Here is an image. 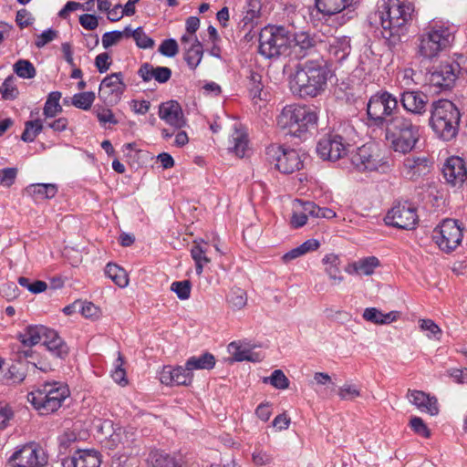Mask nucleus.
<instances>
[{"mask_svg": "<svg viewBox=\"0 0 467 467\" xmlns=\"http://www.w3.org/2000/svg\"><path fill=\"white\" fill-rule=\"evenodd\" d=\"M123 37V33L121 31L114 30L110 32H106L102 36V46L104 48H109V47L117 44Z\"/></svg>", "mask_w": 467, "mask_h": 467, "instance_id": "obj_64", "label": "nucleus"}, {"mask_svg": "<svg viewBox=\"0 0 467 467\" xmlns=\"http://www.w3.org/2000/svg\"><path fill=\"white\" fill-rule=\"evenodd\" d=\"M349 144L336 133L322 137L317 144V152L325 161H336L347 155Z\"/></svg>", "mask_w": 467, "mask_h": 467, "instance_id": "obj_14", "label": "nucleus"}, {"mask_svg": "<svg viewBox=\"0 0 467 467\" xmlns=\"http://www.w3.org/2000/svg\"><path fill=\"white\" fill-rule=\"evenodd\" d=\"M159 117L175 130H180L186 125L182 107L175 100H169L161 104Z\"/></svg>", "mask_w": 467, "mask_h": 467, "instance_id": "obj_21", "label": "nucleus"}, {"mask_svg": "<svg viewBox=\"0 0 467 467\" xmlns=\"http://www.w3.org/2000/svg\"><path fill=\"white\" fill-rule=\"evenodd\" d=\"M379 265V260L375 256L361 258L351 265L353 272L359 275H370Z\"/></svg>", "mask_w": 467, "mask_h": 467, "instance_id": "obj_41", "label": "nucleus"}, {"mask_svg": "<svg viewBox=\"0 0 467 467\" xmlns=\"http://www.w3.org/2000/svg\"><path fill=\"white\" fill-rule=\"evenodd\" d=\"M317 111L308 107L296 104L285 106L277 118V125L287 129L291 136L306 139L308 132L317 125Z\"/></svg>", "mask_w": 467, "mask_h": 467, "instance_id": "obj_5", "label": "nucleus"}, {"mask_svg": "<svg viewBox=\"0 0 467 467\" xmlns=\"http://www.w3.org/2000/svg\"><path fill=\"white\" fill-rule=\"evenodd\" d=\"M16 175V168H5L0 170V184L5 187H10L14 184Z\"/></svg>", "mask_w": 467, "mask_h": 467, "instance_id": "obj_63", "label": "nucleus"}, {"mask_svg": "<svg viewBox=\"0 0 467 467\" xmlns=\"http://www.w3.org/2000/svg\"><path fill=\"white\" fill-rule=\"evenodd\" d=\"M351 162L360 171H373L386 167L374 144L369 143L359 147L351 155Z\"/></svg>", "mask_w": 467, "mask_h": 467, "instance_id": "obj_15", "label": "nucleus"}, {"mask_svg": "<svg viewBox=\"0 0 467 467\" xmlns=\"http://www.w3.org/2000/svg\"><path fill=\"white\" fill-rule=\"evenodd\" d=\"M410 426L415 433L421 437L429 438L431 436L429 428L420 417H412L410 420Z\"/></svg>", "mask_w": 467, "mask_h": 467, "instance_id": "obj_61", "label": "nucleus"}, {"mask_svg": "<svg viewBox=\"0 0 467 467\" xmlns=\"http://www.w3.org/2000/svg\"><path fill=\"white\" fill-rule=\"evenodd\" d=\"M322 263L325 265V273L328 275L331 284L333 285H339L344 280L339 269V256L336 254H326L322 259Z\"/></svg>", "mask_w": 467, "mask_h": 467, "instance_id": "obj_33", "label": "nucleus"}, {"mask_svg": "<svg viewBox=\"0 0 467 467\" xmlns=\"http://www.w3.org/2000/svg\"><path fill=\"white\" fill-rule=\"evenodd\" d=\"M43 130L42 120L39 119L26 121L25 130L21 135L22 140L25 142H32Z\"/></svg>", "mask_w": 467, "mask_h": 467, "instance_id": "obj_46", "label": "nucleus"}, {"mask_svg": "<svg viewBox=\"0 0 467 467\" xmlns=\"http://www.w3.org/2000/svg\"><path fill=\"white\" fill-rule=\"evenodd\" d=\"M460 119V111L451 101L440 99L432 104L430 126L442 140L450 141L456 137Z\"/></svg>", "mask_w": 467, "mask_h": 467, "instance_id": "obj_6", "label": "nucleus"}, {"mask_svg": "<svg viewBox=\"0 0 467 467\" xmlns=\"http://www.w3.org/2000/svg\"><path fill=\"white\" fill-rule=\"evenodd\" d=\"M387 225L400 229H414L419 222L415 206L408 202L395 204L384 218Z\"/></svg>", "mask_w": 467, "mask_h": 467, "instance_id": "obj_13", "label": "nucleus"}, {"mask_svg": "<svg viewBox=\"0 0 467 467\" xmlns=\"http://www.w3.org/2000/svg\"><path fill=\"white\" fill-rule=\"evenodd\" d=\"M462 228L458 220L444 219L432 232V239L444 253L453 252L462 243Z\"/></svg>", "mask_w": 467, "mask_h": 467, "instance_id": "obj_11", "label": "nucleus"}, {"mask_svg": "<svg viewBox=\"0 0 467 467\" xmlns=\"http://www.w3.org/2000/svg\"><path fill=\"white\" fill-rule=\"evenodd\" d=\"M319 38L311 37L306 33H300L294 35L292 34V47L295 48V52L302 57L312 56L316 53H319Z\"/></svg>", "mask_w": 467, "mask_h": 467, "instance_id": "obj_24", "label": "nucleus"}, {"mask_svg": "<svg viewBox=\"0 0 467 467\" xmlns=\"http://www.w3.org/2000/svg\"><path fill=\"white\" fill-rule=\"evenodd\" d=\"M187 369L192 372L196 369H212L215 366V358L213 354L205 352L200 356H192L186 361Z\"/></svg>", "mask_w": 467, "mask_h": 467, "instance_id": "obj_38", "label": "nucleus"}, {"mask_svg": "<svg viewBox=\"0 0 467 467\" xmlns=\"http://www.w3.org/2000/svg\"><path fill=\"white\" fill-rule=\"evenodd\" d=\"M430 171V161L426 157H408L403 161L402 173L409 180H417Z\"/></svg>", "mask_w": 467, "mask_h": 467, "instance_id": "obj_26", "label": "nucleus"}, {"mask_svg": "<svg viewBox=\"0 0 467 467\" xmlns=\"http://www.w3.org/2000/svg\"><path fill=\"white\" fill-rule=\"evenodd\" d=\"M305 211L308 213L309 216L315 218L332 219L337 217L336 212L327 207H319L313 202H307L305 205Z\"/></svg>", "mask_w": 467, "mask_h": 467, "instance_id": "obj_48", "label": "nucleus"}, {"mask_svg": "<svg viewBox=\"0 0 467 467\" xmlns=\"http://www.w3.org/2000/svg\"><path fill=\"white\" fill-rule=\"evenodd\" d=\"M316 7L323 15L332 16L353 7L357 0H315Z\"/></svg>", "mask_w": 467, "mask_h": 467, "instance_id": "obj_30", "label": "nucleus"}, {"mask_svg": "<svg viewBox=\"0 0 467 467\" xmlns=\"http://www.w3.org/2000/svg\"><path fill=\"white\" fill-rule=\"evenodd\" d=\"M95 100V94L93 92H82L74 95L72 103L76 108L87 110L90 109Z\"/></svg>", "mask_w": 467, "mask_h": 467, "instance_id": "obj_54", "label": "nucleus"}, {"mask_svg": "<svg viewBox=\"0 0 467 467\" xmlns=\"http://www.w3.org/2000/svg\"><path fill=\"white\" fill-rule=\"evenodd\" d=\"M179 47L175 39L169 38L162 41L159 47V52L165 57H173L178 54Z\"/></svg>", "mask_w": 467, "mask_h": 467, "instance_id": "obj_59", "label": "nucleus"}, {"mask_svg": "<svg viewBox=\"0 0 467 467\" xmlns=\"http://www.w3.org/2000/svg\"><path fill=\"white\" fill-rule=\"evenodd\" d=\"M203 55V49L201 42L195 45L185 47L184 60L188 67L194 70L201 63Z\"/></svg>", "mask_w": 467, "mask_h": 467, "instance_id": "obj_43", "label": "nucleus"}, {"mask_svg": "<svg viewBox=\"0 0 467 467\" xmlns=\"http://www.w3.org/2000/svg\"><path fill=\"white\" fill-rule=\"evenodd\" d=\"M0 93L5 100H14L18 97L19 91L16 85V78L13 75L8 76L4 80Z\"/></svg>", "mask_w": 467, "mask_h": 467, "instance_id": "obj_49", "label": "nucleus"}, {"mask_svg": "<svg viewBox=\"0 0 467 467\" xmlns=\"http://www.w3.org/2000/svg\"><path fill=\"white\" fill-rule=\"evenodd\" d=\"M420 329L426 333L430 339L440 340L442 331L440 327L431 319H420L419 321Z\"/></svg>", "mask_w": 467, "mask_h": 467, "instance_id": "obj_51", "label": "nucleus"}, {"mask_svg": "<svg viewBox=\"0 0 467 467\" xmlns=\"http://www.w3.org/2000/svg\"><path fill=\"white\" fill-rule=\"evenodd\" d=\"M459 71L457 63H441L431 73L430 82L441 90L450 89L453 87Z\"/></svg>", "mask_w": 467, "mask_h": 467, "instance_id": "obj_18", "label": "nucleus"}, {"mask_svg": "<svg viewBox=\"0 0 467 467\" xmlns=\"http://www.w3.org/2000/svg\"><path fill=\"white\" fill-rule=\"evenodd\" d=\"M231 142L233 143V147L229 149L234 151L237 157L243 158L246 155V152L249 150L248 139L244 130L235 128L231 136Z\"/></svg>", "mask_w": 467, "mask_h": 467, "instance_id": "obj_39", "label": "nucleus"}, {"mask_svg": "<svg viewBox=\"0 0 467 467\" xmlns=\"http://www.w3.org/2000/svg\"><path fill=\"white\" fill-rule=\"evenodd\" d=\"M307 202L297 200L294 205L293 214L290 219V223L294 228H299L306 223L308 213L305 211V204Z\"/></svg>", "mask_w": 467, "mask_h": 467, "instance_id": "obj_45", "label": "nucleus"}, {"mask_svg": "<svg viewBox=\"0 0 467 467\" xmlns=\"http://www.w3.org/2000/svg\"><path fill=\"white\" fill-rule=\"evenodd\" d=\"M124 359L120 352H118V358L114 364V369L111 371V378L119 385L128 384L126 370L123 368Z\"/></svg>", "mask_w": 467, "mask_h": 467, "instance_id": "obj_50", "label": "nucleus"}, {"mask_svg": "<svg viewBox=\"0 0 467 467\" xmlns=\"http://www.w3.org/2000/svg\"><path fill=\"white\" fill-rule=\"evenodd\" d=\"M400 102L405 110L414 115H423L427 111L428 96L417 90L402 92Z\"/></svg>", "mask_w": 467, "mask_h": 467, "instance_id": "obj_22", "label": "nucleus"}, {"mask_svg": "<svg viewBox=\"0 0 467 467\" xmlns=\"http://www.w3.org/2000/svg\"><path fill=\"white\" fill-rule=\"evenodd\" d=\"M132 37L140 48L147 49L154 46V40L145 34L142 27L134 29V31H132Z\"/></svg>", "mask_w": 467, "mask_h": 467, "instance_id": "obj_57", "label": "nucleus"}, {"mask_svg": "<svg viewBox=\"0 0 467 467\" xmlns=\"http://www.w3.org/2000/svg\"><path fill=\"white\" fill-rule=\"evenodd\" d=\"M70 460L80 467H100L101 464L99 453L94 450L78 451Z\"/></svg>", "mask_w": 467, "mask_h": 467, "instance_id": "obj_36", "label": "nucleus"}, {"mask_svg": "<svg viewBox=\"0 0 467 467\" xmlns=\"http://www.w3.org/2000/svg\"><path fill=\"white\" fill-rule=\"evenodd\" d=\"M414 5L407 0H384L378 10L382 36L395 46L405 37L414 17Z\"/></svg>", "mask_w": 467, "mask_h": 467, "instance_id": "obj_1", "label": "nucleus"}, {"mask_svg": "<svg viewBox=\"0 0 467 467\" xmlns=\"http://www.w3.org/2000/svg\"><path fill=\"white\" fill-rule=\"evenodd\" d=\"M42 341L55 357L64 358L67 356L68 348L67 344L54 329L47 327V331L43 334Z\"/></svg>", "mask_w": 467, "mask_h": 467, "instance_id": "obj_29", "label": "nucleus"}, {"mask_svg": "<svg viewBox=\"0 0 467 467\" xmlns=\"http://www.w3.org/2000/svg\"><path fill=\"white\" fill-rule=\"evenodd\" d=\"M171 290L176 294L179 299L186 300L191 296L192 284L189 280L174 281L171 285Z\"/></svg>", "mask_w": 467, "mask_h": 467, "instance_id": "obj_53", "label": "nucleus"}, {"mask_svg": "<svg viewBox=\"0 0 467 467\" xmlns=\"http://www.w3.org/2000/svg\"><path fill=\"white\" fill-rule=\"evenodd\" d=\"M48 456L44 448L36 442L17 447L8 458L5 467H46Z\"/></svg>", "mask_w": 467, "mask_h": 467, "instance_id": "obj_10", "label": "nucleus"}, {"mask_svg": "<svg viewBox=\"0 0 467 467\" xmlns=\"http://www.w3.org/2000/svg\"><path fill=\"white\" fill-rule=\"evenodd\" d=\"M328 74L323 57H312L297 67L290 80V88L301 98L317 97L325 90Z\"/></svg>", "mask_w": 467, "mask_h": 467, "instance_id": "obj_2", "label": "nucleus"}, {"mask_svg": "<svg viewBox=\"0 0 467 467\" xmlns=\"http://www.w3.org/2000/svg\"><path fill=\"white\" fill-rule=\"evenodd\" d=\"M228 301L234 309H241L247 303L246 292L241 288L233 289L228 296Z\"/></svg>", "mask_w": 467, "mask_h": 467, "instance_id": "obj_55", "label": "nucleus"}, {"mask_svg": "<svg viewBox=\"0 0 467 467\" xmlns=\"http://www.w3.org/2000/svg\"><path fill=\"white\" fill-rule=\"evenodd\" d=\"M248 90L253 99H260L263 90L262 76L256 72H251L248 82Z\"/></svg>", "mask_w": 467, "mask_h": 467, "instance_id": "obj_56", "label": "nucleus"}, {"mask_svg": "<svg viewBox=\"0 0 467 467\" xmlns=\"http://www.w3.org/2000/svg\"><path fill=\"white\" fill-rule=\"evenodd\" d=\"M420 139V127L411 119L397 115L389 119L385 127V140L396 152L409 153L415 149Z\"/></svg>", "mask_w": 467, "mask_h": 467, "instance_id": "obj_4", "label": "nucleus"}, {"mask_svg": "<svg viewBox=\"0 0 467 467\" xmlns=\"http://www.w3.org/2000/svg\"><path fill=\"white\" fill-rule=\"evenodd\" d=\"M408 398L410 401L418 408L421 412H427L431 416H436L439 413L438 400L434 396L421 390H409Z\"/></svg>", "mask_w": 467, "mask_h": 467, "instance_id": "obj_25", "label": "nucleus"}, {"mask_svg": "<svg viewBox=\"0 0 467 467\" xmlns=\"http://www.w3.org/2000/svg\"><path fill=\"white\" fill-rule=\"evenodd\" d=\"M61 93L53 91L49 93L47 99L44 106V115L46 119L53 118L62 111V107L59 104Z\"/></svg>", "mask_w": 467, "mask_h": 467, "instance_id": "obj_44", "label": "nucleus"}, {"mask_svg": "<svg viewBox=\"0 0 467 467\" xmlns=\"http://www.w3.org/2000/svg\"><path fill=\"white\" fill-rule=\"evenodd\" d=\"M228 351L235 361L259 362L263 359V355L253 351L252 345L246 341L231 342Z\"/></svg>", "mask_w": 467, "mask_h": 467, "instance_id": "obj_27", "label": "nucleus"}, {"mask_svg": "<svg viewBox=\"0 0 467 467\" xmlns=\"http://www.w3.org/2000/svg\"><path fill=\"white\" fill-rule=\"evenodd\" d=\"M363 318L376 325H387L396 321L399 317L398 311L383 313L376 307H368L364 310Z\"/></svg>", "mask_w": 467, "mask_h": 467, "instance_id": "obj_35", "label": "nucleus"}, {"mask_svg": "<svg viewBox=\"0 0 467 467\" xmlns=\"http://www.w3.org/2000/svg\"><path fill=\"white\" fill-rule=\"evenodd\" d=\"M320 246V243L316 239H308L299 246L291 249L282 256L284 263H289L298 257L305 255L307 253L316 251Z\"/></svg>", "mask_w": 467, "mask_h": 467, "instance_id": "obj_37", "label": "nucleus"}, {"mask_svg": "<svg viewBox=\"0 0 467 467\" xmlns=\"http://www.w3.org/2000/svg\"><path fill=\"white\" fill-rule=\"evenodd\" d=\"M105 274L119 287H126L129 284L125 270L115 264L109 263L106 265Z\"/></svg>", "mask_w": 467, "mask_h": 467, "instance_id": "obj_42", "label": "nucleus"}, {"mask_svg": "<svg viewBox=\"0 0 467 467\" xmlns=\"http://www.w3.org/2000/svg\"><path fill=\"white\" fill-rule=\"evenodd\" d=\"M265 383H270L278 389H285L289 387V380L285 373L280 369L273 371L270 377L264 379Z\"/></svg>", "mask_w": 467, "mask_h": 467, "instance_id": "obj_52", "label": "nucleus"}, {"mask_svg": "<svg viewBox=\"0 0 467 467\" xmlns=\"http://www.w3.org/2000/svg\"><path fill=\"white\" fill-rule=\"evenodd\" d=\"M14 72L22 78H33L36 75L34 65L26 59H19L13 66Z\"/></svg>", "mask_w": 467, "mask_h": 467, "instance_id": "obj_47", "label": "nucleus"}, {"mask_svg": "<svg viewBox=\"0 0 467 467\" xmlns=\"http://www.w3.org/2000/svg\"><path fill=\"white\" fill-rule=\"evenodd\" d=\"M456 29L448 22L432 21L418 36L417 54L424 59H433L451 47Z\"/></svg>", "mask_w": 467, "mask_h": 467, "instance_id": "obj_3", "label": "nucleus"}, {"mask_svg": "<svg viewBox=\"0 0 467 467\" xmlns=\"http://www.w3.org/2000/svg\"><path fill=\"white\" fill-rule=\"evenodd\" d=\"M138 75L144 82L155 79L157 82L163 84L171 78V70L167 67H153L150 63H144L140 67Z\"/></svg>", "mask_w": 467, "mask_h": 467, "instance_id": "obj_28", "label": "nucleus"}, {"mask_svg": "<svg viewBox=\"0 0 467 467\" xmlns=\"http://www.w3.org/2000/svg\"><path fill=\"white\" fill-rule=\"evenodd\" d=\"M24 192L38 202L55 197L57 193V186L54 183H33L28 185Z\"/></svg>", "mask_w": 467, "mask_h": 467, "instance_id": "obj_31", "label": "nucleus"}, {"mask_svg": "<svg viewBox=\"0 0 467 467\" xmlns=\"http://www.w3.org/2000/svg\"><path fill=\"white\" fill-rule=\"evenodd\" d=\"M265 153L268 161L275 162V168L283 173H292L303 165L299 153L293 149L273 144L266 148Z\"/></svg>", "mask_w": 467, "mask_h": 467, "instance_id": "obj_12", "label": "nucleus"}, {"mask_svg": "<svg viewBox=\"0 0 467 467\" xmlns=\"http://www.w3.org/2000/svg\"><path fill=\"white\" fill-rule=\"evenodd\" d=\"M149 461L153 467H181L180 462L174 456L159 450L150 451Z\"/></svg>", "mask_w": 467, "mask_h": 467, "instance_id": "obj_40", "label": "nucleus"}, {"mask_svg": "<svg viewBox=\"0 0 467 467\" xmlns=\"http://www.w3.org/2000/svg\"><path fill=\"white\" fill-rule=\"evenodd\" d=\"M68 389L59 382H47L27 394V400L40 414L57 410L68 396Z\"/></svg>", "mask_w": 467, "mask_h": 467, "instance_id": "obj_7", "label": "nucleus"}, {"mask_svg": "<svg viewBox=\"0 0 467 467\" xmlns=\"http://www.w3.org/2000/svg\"><path fill=\"white\" fill-rule=\"evenodd\" d=\"M47 331V327L42 325L27 326L23 331L16 336L17 339L25 347H34L37 345L43 337V334Z\"/></svg>", "mask_w": 467, "mask_h": 467, "instance_id": "obj_32", "label": "nucleus"}, {"mask_svg": "<svg viewBox=\"0 0 467 467\" xmlns=\"http://www.w3.org/2000/svg\"><path fill=\"white\" fill-rule=\"evenodd\" d=\"M292 47V34L284 26H268L259 35V53L266 58L279 57Z\"/></svg>", "mask_w": 467, "mask_h": 467, "instance_id": "obj_8", "label": "nucleus"}, {"mask_svg": "<svg viewBox=\"0 0 467 467\" xmlns=\"http://www.w3.org/2000/svg\"><path fill=\"white\" fill-rule=\"evenodd\" d=\"M209 244L202 240L194 241L191 249V255L195 263V271L198 275H201L203 271V266L211 262L207 256Z\"/></svg>", "mask_w": 467, "mask_h": 467, "instance_id": "obj_34", "label": "nucleus"}, {"mask_svg": "<svg viewBox=\"0 0 467 467\" xmlns=\"http://www.w3.org/2000/svg\"><path fill=\"white\" fill-rule=\"evenodd\" d=\"M262 4L260 0H248L245 6L244 20L246 22L253 21L260 16Z\"/></svg>", "mask_w": 467, "mask_h": 467, "instance_id": "obj_60", "label": "nucleus"}, {"mask_svg": "<svg viewBox=\"0 0 467 467\" xmlns=\"http://www.w3.org/2000/svg\"><path fill=\"white\" fill-rule=\"evenodd\" d=\"M126 88L127 86L123 82V74L121 72L112 73L101 81L99 97L106 104L116 105L121 99Z\"/></svg>", "mask_w": 467, "mask_h": 467, "instance_id": "obj_16", "label": "nucleus"}, {"mask_svg": "<svg viewBox=\"0 0 467 467\" xmlns=\"http://www.w3.org/2000/svg\"><path fill=\"white\" fill-rule=\"evenodd\" d=\"M341 400H352L360 396V391L356 385L345 384L338 389Z\"/></svg>", "mask_w": 467, "mask_h": 467, "instance_id": "obj_62", "label": "nucleus"}, {"mask_svg": "<svg viewBox=\"0 0 467 467\" xmlns=\"http://www.w3.org/2000/svg\"><path fill=\"white\" fill-rule=\"evenodd\" d=\"M74 306H78L81 315L87 318H98L99 308L91 302L75 301Z\"/></svg>", "mask_w": 467, "mask_h": 467, "instance_id": "obj_58", "label": "nucleus"}, {"mask_svg": "<svg viewBox=\"0 0 467 467\" xmlns=\"http://www.w3.org/2000/svg\"><path fill=\"white\" fill-rule=\"evenodd\" d=\"M441 171L445 181L452 186H461L467 179V165L464 160L458 156L449 157Z\"/></svg>", "mask_w": 467, "mask_h": 467, "instance_id": "obj_19", "label": "nucleus"}, {"mask_svg": "<svg viewBox=\"0 0 467 467\" xmlns=\"http://www.w3.org/2000/svg\"><path fill=\"white\" fill-rule=\"evenodd\" d=\"M136 440V434L132 428L119 427L115 429L109 435L106 442V447L109 450H114L121 446L124 450H127L125 453L131 454Z\"/></svg>", "mask_w": 467, "mask_h": 467, "instance_id": "obj_20", "label": "nucleus"}, {"mask_svg": "<svg viewBox=\"0 0 467 467\" xmlns=\"http://www.w3.org/2000/svg\"><path fill=\"white\" fill-rule=\"evenodd\" d=\"M319 49L327 51L331 59L341 62L351 51L350 38L347 36H331L319 40Z\"/></svg>", "mask_w": 467, "mask_h": 467, "instance_id": "obj_17", "label": "nucleus"}, {"mask_svg": "<svg viewBox=\"0 0 467 467\" xmlns=\"http://www.w3.org/2000/svg\"><path fill=\"white\" fill-rule=\"evenodd\" d=\"M398 107L397 99L390 93L378 92L371 96L367 104L369 124L378 128L386 127L393 111Z\"/></svg>", "mask_w": 467, "mask_h": 467, "instance_id": "obj_9", "label": "nucleus"}, {"mask_svg": "<svg viewBox=\"0 0 467 467\" xmlns=\"http://www.w3.org/2000/svg\"><path fill=\"white\" fill-rule=\"evenodd\" d=\"M193 378L191 369H187V366L177 368L164 367L160 373V380L165 385H189Z\"/></svg>", "mask_w": 467, "mask_h": 467, "instance_id": "obj_23", "label": "nucleus"}]
</instances>
